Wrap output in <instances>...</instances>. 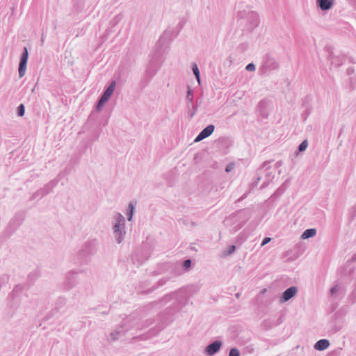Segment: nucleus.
Masks as SVG:
<instances>
[{
  "instance_id": "1",
  "label": "nucleus",
  "mask_w": 356,
  "mask_h": 356,
  "mask_svg": "<svg viewBox=\"0 0 356 356\" xmlns=\"http://www.w3.org/2000/svg\"><path fill=\"white\" fill-rule=\"evenodd\" d=\"M97 241L94 240L88 241L82 248L73 257L72 262L75 264L86 265L97 252Z\"/></svg>"
},
{
  "instance_id": "2",
  "label": "nucleus",
  "mask_w": 356,
  "mask_h": 356,
  "mask_svg": "<svg viewBox=\"0 0 356 356\" xmlns=\"http://www.w3.org/2000/svg\"><path fill=\"white\" fill-rule=\"evenodd\" d=\"M250 218V212L247 209H242L226 218L224 222L226 225H232V230L236 232L239 230Z\"/></svg>"
},
{
  "instance_id": "3",
  "label": "nucleus",
  "mask_w": 356,
  "mask_h": 356,
  "mask_svg": "<svg viewBox=\"0 0 356 356\" xmlns=\"http://www.w3.org/2000/svg\"><path fill=\"white\" fill-rule=\"evenodd\" d=\"M113 219V234L116 242L120 244L126 235L125 218L120 213L116 212Z\"/></svg>"
},
{
  "instance_id": "4",
  "label": "nucleus",
  "mask_w": 356,
  "mask_h": 356,
  "mask_svg": "<svg viewBox=\"0 0 356 356\" xmlns=\"http://www.w3.org/2000/svg\"><path fill=\"white\" fill-rule=\"evenodd\" d=\"M269 164V161H266L263 163L262 167L258 170V177L256 179V181L254 182V184L257 186L260 180L264 179V181L260 187L261 188L266 187L275 177L274 170L270 167Z\"/></svg>"
},
{
  "instance_id": "5",
  "label": "nucleus",
  "mask_w": 356,
  "mask_h": 356,
  "mask_svg": "<svg viewBox=\"0 0 356 356\" xmlns=\"http://www.w3.org/2000/svg\"><path fill=\"white\" fill-rule=\"evenodd\" d=\"M239 17L247 23V29L252 31L258 26L259 24V17L257 13L252 10L240 12Z\"/></svg>"
},
{
  "instance_id": "6",
  "label": "nucleus",
  "mask_w": 356,
  "mask_h": 356,
  "mask_svg": "<svg viewBox=\"0 0 356 356\" xmlns=\"http://www.w3.org/2000/svg\"><path fill=\"white\" fill-rule=\"evenodd\" d=\"M279 67L280 64L277 60L270 54H267L262 59L261 66L260 68L261 74L267 75L271 71L277 70Z\"/></svg>"
},
{
  "instance_id": "7",
  "label": "nucleus",
  "mask_w": 356,
  "mask_h": 356,
  "mask_svg": "<svg viewBox=\"0 0 356 356\" xmlns=\"http://www.w3.org/2000/svg\"><path fill=\"white\" fill-rule=\"evenodd\" d=\"M115 86H116L115 81H112L110 83L109 86L104 91V92L101 95V97L97 102V106H96V110L97 111H100L102 110V108H103V106H104V104L109 100L111 96L113 95V93L115 90Z\"/></svg>"
},
{
  "instance_id": "8",
  "label": "nucleus",
  "mask_w": 356,
  "mask_h": 356,
  "mask_svg": "<svg viewBox=\"0 0 356 356\" xmlns=\"http://www.w3.org/2000/svg\"><path fill=\"white\" fill-rule=\"evenodd\" d=\"M29 59V51L27 47H24L23 48V51L20 56L19 63V76L22 78L25 74L26 70V65Z\"/></svg>"
},
{
  "instance_id": "9",
  "label": "nucleus",
  "mask_w": 356,
  "mask_h": 356,
  "mask_svg": "<svg viewBox=\"0 0 356 356\" xmlns=\"http://www.w3.org/2000/svg\"><path fill=\"white\" fill-rule=\"evenodd\" d=\"M185 296L181 293V289L175 292L169 293L163 297L162 301L168 302L172 299H175L180 305H185L189 300H185Z\"/></svg>"
},
{
  "instance_id": "10",
  "label": "nucleus",
  "mask_w": 356,
  "mask_h": 356,
  "mask_svg": "<svg viewBox=\"0 0 356 356\" xmlns=\"http://www.w3.org/2000/svg\"><path fill=\"white\" fill-rule=\"evenodd\" d=\"M173 33L172 31L166 30L163 34L160 36L156 44V47L158 49H161L167 44L170 43V42L172 40Z\"/></svg>"
},
{
  "instance_id": "11",
  "label": "nucleus",
  "mask_w": 356,
  "mask_h": 356,
  "mask_svg": "<svg viewBox=\"0 0 356 356\" xmlns=\"http://www.w3.org/2000/svg\"><path fill=\"white\" fill-rule=\"evenodd\" d=\"M83 272H84L83 269H79V270L74 269V270H72L71 271H70L66 275V281H65L66 289H70L72 288L76 284V276L79 273H81Z\"/></svg>"
},
{
  "instance_id": "12",
  "label": "nucleus",
  "mask_w": 356,
  "mask_h": 356,
  "mask_svg": "<svg viewBox=\"0 0 356 356\" xmlns=\"http://www.w3.org/2000/svg\"><path fill=\"white\" fill-rule=\"evenodd\" d=\"M200 290L198 284H192L181 289V293L185 296V300H190L191 297L197 293Z\"/></svg>"
},
{
  "instance_id": "13",
  "label": "nucleus",
  "mask_w": 356,
  "mask_h": 356,
  "mask_svg": "<svg viewBox=\"0 0 356 356\" xmlns=\"http://www.w3.org/2000/svg\"><path fill=\"white\" fill-rule=\"evenodd\" d=\"M222 343L221 341L216 340L207 346L204 349V353L209 356H213L217 353L221 348Z\"/></svg>"
},
{
  "instance_id": "14",
  "label": "nucleus",
  "mask_w": 356,
  "mask_h": 356,
  "mask_svg": "<svg viewBox=\"0 0 356 356\" xmlns=\"http://www.w3.org/2000/svg\"><path fill=\"white\" fill-rule=\"evenodd\" d=\"M298 293V288L292 286L286 289L280 298V302L284 303L293 298Z\"/></svg>"
},
{
  "instance_id": "15",
  "label": "nucleus",
  "mask_w": 356,
  "mask_h": 356,
  "mask_svg": "<svg viewBox=\"0 0 356 356\" xmlns=\"http://www.w3.org/2000/svg\"><path fill=\"white\" fill-rule=\"evenodd\" d=\"M214 129H215V127L213 124H209V125L207 126L196 136L194 141L195 143L200 142V141L202 140L203 139L209 137V136H211L212 134Z\"/></svg>"
},
{
  "instance_id": "16",
  "label": "nucleus",
  "mask_w": 356,
  "mask_h": 356,
  "mask_svg": "<svg viewBox=\"0 0 356 356\" xmlns=\"http://www.w3.org/2000/svg\"><path fill=\"white\" fill-rule=\"evenodd\" d=\"M58 182V179H56L50 181L47 184H45L43 188H41L43 193H42V196H46L47 195L52 192L53 189L57 185Z\"/></svg>"
},
{
  "instance_id": "17",
  "label": "nucleus",
  "mask_w": 356,
  "mask_h": 356,
  "mask_svg": "<svg viewBox=\"0 0 356 356\" xmlns=\"http://www.w3.org/2000/svg\"><path fill=\"white\" fill-rule=\"evenodd\" d=\"M124 325H121L120 327L114 330L110 334V337L111 341H115L118 339V338L122 335L124 334L126 332L128 331V328L124 329L123 327Z\"/></svg>"
},
{
  "instance_id": "18",
  "label": "nucleus",
  "mask_w": 356,
  "mask_h": 356,
  "mask_svg": "<svg viewBox=\"0 0 356 356\" xmlns=\"http://www.w3.org/2000/svg\"><path fill=\"white\" fill-rule=\"evenodd\" d=\"M329 346H330V341L327 339H323L318 340L314 344V347L316 350L322 351V350H324L326 348H327Z\"/></svg>"
},
{
  "instance_id": "19",
  "label": "nucleus",
  "mask_w": 356,
  "mask_h": 356,
  "mask_svg": "<svg viewBox=\"0 0 356 356\" xmlns=\"http://www.w3.org/2000/svg\"><path fill=\"white\" fill-rule=\"evenodd\" d=\"M317 4L322 10H327L332 8L333 0H317Z\"/></svg>"
},
{
  "instance_id": "20",
  "label": "nucleus",
  "mask_w": 356,
  "mask_h": 356,
  "mask_svg": "<svg viewBox=\"0 0 356 356\" xmlns=\"http://www.w3.org/2000/svg\"><path fill=\"white\" fill-rule=\"evenodd\" d=\"M158 71V67L153 66L152 65H150L148 66L145 71L146 76L149 79H152L154 76L156 74Z\"/></svg>"
},
{
  "instance_id": "21",
  "label": "nucleus",
  "mask_w": 356,
  "mask_h": 356,
  "mask_svg": "<svg viewBox=\"0 0 356 356\" xmlns=\"http://www.w3.org/2000/svg\"><path fill=\"white\" fill-rule=\"evenodd\" d=\"M135 212V205L133 202H129L128 208L127 209L126 215L127 220L131 221Z\"/></svg>"
},
{
  "instance_id": "22",
  "label": "nucleus",
  "mask_w": 356,
  "mask_h": 356,
  "mask_svg": "<svg viewBox=\"0 0 356 356\" xmlns=\"http://www.w3.org/2000/svg\"><path fill=\"white\" fill-rule=\"evenodd\" d=\"M316 234V229L310 228L306 229L302 234L301 238L303 239H307L314 236Z\"/></svg>"
},
{
  "instance_id": "23",
  "label": "nucleus",
  "mask_w": 356,
  "mask_h": 356,
  "mask_svg": "<svg viewBox=\"0 0 356 356\" xmlns=\"http://www.w3.org/2000/svg\"><path fill=\"white\" fill-rule=\"evenodd\" d=\"M24 219L23 214L17 213L15 217L10 220V225H15L16 227L19 226Z\"/></svg>"
},
{
  "instance_id": "24",
  "label": "nucleus",
  "mask_w": 356,
  "mask_h": 356,
  "mask_svg": "<svg viewBox=\"0 0 356 356\" xmlns=\"http://www.w3.org/2000/svg\"><path fill=\"white\" fill-rule=\"evenodd\" d=\"M192 71L193 72V74L195 76V79H197V81L198 82L199 85H200L201 79H200V73L199 68L196 63L192 64Z\"/></svg>"
},
{
  "instance_id": "25",
  "label": "nucleus",
  "mask_w": 356,
  "mask_h": 356,
  "mask_svg": "<svg viewBox=\"0 0 356 356\" xmlns=\"http://www.w3.org/2000/svg\"><path fill=\"white\" fill-rule=\"evenodd\" d=\"M168 281V278H162L157 282L156 286H154L152 288L143 291V293L152 292L154 290L157 289L159 286H161L164 285Z\"/></svg>"
},
{
  "instance_id": "26",
  "label": "nucleus",
  "mask_w": 356,
  "mask_h": 356,
  "mask_svg": "<svg viewBox=\"0 0 356 356\" xmlns=\"http://www.w3.org/2000/svg\"><path fill=\"white\" fill-rule=\"evenodd\" d=\"M343 59H344L343 57H339V56L333 57L331 60V64L332 65L339 67L343 64Z\"/></svg>"
},
{
  "instance_id": "27",
  "label": "nucleus",
  "mask_w": 356,
  "mask_h": 356,
  "mask_svg": "<svg viewBox=\"0 0 356 356\" xmlns=\"http://www.w3.org/2000/svg\"><path fill=\"white\" fill-rule=\"evenodd\" d=\"M191 264H192V261L191 259H186L184 260L182 263H181V267L183 268V271L184 272H186V271H188L189 269L191 268Z\"/></svg>"
},
{
  "instance_id": "28",
  "label": "nucleus",
  "mask_w": 356,
  "mask_h": 356,
  "mask_svg": "<svg viewBox=\"0 0 356 356\" xmlns=\"http://www.w3.org/2000/svg\"><path fill=\"white\" fill-rule=\"evenodd\" d=\"M348 300L352 304L356 302V284H355L354 289L348 296Z\"/></svg>"
},
{
  "instance_id": "29",
  "label": "nucleus",
  "mask_w": 356,
  "mask_h": 356,
  "mask_svg": "<svg viewBox=\"0 0 356 356\" xmlns=\"http://www.w3.org/2000/svg\"><path fill=\"white\" fill-rule=\"evenodd\" d=\"M17 113L18 116L22 117L25 113V107L24 105L21 104L17 108Z\"/></svg>"
},
{
  "instance_id": "30",
  "label": "nucleus",
  "mask_w": 356,
  "mask_h": 356,
  "mask_svg": "<svg viewBox=\"0 0 356 356\" xmlns=\"http://www.w3.org/2000/svg\"><path fill=\"white\" fill-rule=\"evenodd\" d=\"M42 193H43L42 188L38 189V191H36L35 193H33V195H31V200H33L38 197H39V198L43 197L44 196H42Z\"/></svg>"
},
{
  "instance_id": "31",
  "label": "nucleus",
  "mask_w": 356,
  "mask_h": 356,
  "mask_svg": "<svg viewBox=\"0 0 356 356\" xmlns=\"http://www.w3.org/2000/svg\"><path fill=\"white\" fill-rule=\"evenodd\" d=\"M308 146V142L307 140H304L299 145H298V151L303 152L305 151Z\"/></svg>"
},
{
  "instance_id": "32",
  "label": "nucleus",
  "mask_w": 356,
  "mask_h": 356,
  "mask_svg": "<svg viewBox=\"0 0 356 356\" xmlns=\"http://www.w3.org/2000/svg\"><path fill=\"white\" fill-rule=\"evenodd\" d=\"M241 353L238 348H232L230 349L228 356H240Z\"/></svg>"
},
{
  "instance_id": "33",
  "label": "nucleus",
  "mask_w": 356,
  "mask_h": 356,
  "mask_svg": "<svg viewBox=\"0 0 356 356\" xmlns=\"http://www.w3.org/2000/svg\"><path fill=\"white\" fill-rule=\"evenodd\" d=\"M236 246L232 245H230L227 248V249L225 251V255H230L232 254V253H234L236 250Z\"/></svg>"
},
{
  "instance_id": "34",
  "label": "nucleus",
  "mask_w": 356,
  "mask_h": 356,
  "mask_svg": "<svg viewBox=\"0 0 356 356\" xmlns=\"http://www.w3.org/2000/svg\"><path fill=\"white\" fill-rule=\"evenodd\" d=\"M9 280V276L8 275H3L0 277V284L1 286L6 284Z\"/></svg>"
},
{
  "instance_id": "35",
  "label": "nucleus",
  "mask_w": 356,
  "mask_h": 356,
  "mask_svg": "<svg viewBox=\"0 0 356 356\" xmlns=\"http://www.w3.org/2000/svg\"><path fill=\"white\" fill-rule=\"evenodd\" d=\"M186 99L189 102V103L191 104H193V92L190 88H188V90L187 91Z\"/></svg>"
},
{
  "instance_id": "36",
  "label": "nucleus",
  "mask_w": 356,
  "mask_h": 356,
  "mask_svg": "<svg viewBox=\"0 0 356 356\" xmlns=\"http://www.w3.org/2000/svg\"><path fill=\"white\" fill-rule=\"evenodd\" d=\"M255 69V65L252 63L248 64L245 67V70L249 72L254 71Z\"/></svg>"
},
{
  "instance_id": "37",
  "label": "nucleus",
  "mask_w": 356,
  "mask_h": 356,
  "mask_svg": "<svg viewBox=\"0 0 356 356\" xmlns=\"http://www.w3.org/2000/svg\"><path fill=\"white\" fill-rule=\"evenodd\" d=\"M339 289V287L338 285H334L333 287H332L330 290V293L331 296H334Z\"/></svg>"
},
{
  "instance_id": "38",
  "label": "nucleus",
  "mask_w": 356,
  "mask_h": 356,
  "mask_svg": "<svg viewBox=\"0 0 356 356\" xmlns=\"http://www.w3.org/2000/svg\"><path fill=\"white\" fill-rule=\"evenodd\" d=\"M192 105V107H193V110L191 111V113H190V117L191 118H193L195 114L197 112V105H195V104H191Z\"/></svg>"
},
{
  "instance_id": "39",
  "label": "nucleus",
  "mask_w": 356,
  "mask_h": 356,
  "mask_svg": "<svg viewBox=\"0 0 356 356\" xmlns=\"http://www.w3.org/2000/svg\"><path fill=\"white\" fill-rule=\"evenodd\" d=\"M271 241V238L270 237H265L262 242H261V246H264L265 245H266L267 243H268L270 241Z\"/></svg>"
},
{
  "instance_id": "40",
  "label": "nucleus",
  "mask_w": 356,
  "mask_h": 356,
  "mask_svg": "<svg viewBox=\"0 0 356 356\" xmlns=\"http://www.w3.org/2000/svg\"><path fill=\"white\" fill-rule=\"evenodd\" d=\"M234 169V164L233 163H229L228 165H227L226 168H225V171L227 172H231L232 170Z\"/></svg>"
},
{
  "instance_id": "41",
  "label": "nucleus",
  "mask_w": 356,
  "mask_h": 356,
  "mask_svg": "<svg viewBox=\"0 0 356 356\" xmlns=\"http://www.w3.org/2000/svg\"><path fill=\"white\" fill-rule=\"evenodd\" d=\"M20 290H22V286H19V285H17V286H16L14 288V289H13V292H12V293H15L18 292V291H20Z\"/></svg>"
},
{
  "instance_id": "42",
  "label": "nucleus",
  "mask_w": 356,
  "mask_h": 356,
  "mask_svg": "<svg viewBox=\"0 0 356 356\" xmlns=\"http://www.w3.org/2000/svg\"><path fill=\"white\" fill-rule=\"evenodd\" d=\"M282 161H277V162L275 163V168H278L281 167V166H282Z\"/></svg>"
},
{
  "instance_id": "43",
  "label": "nucleus",
  "mask_w": 356,
  "mask_h": 356,
  "mask_svg": "<svg viewBox=\"0 0 356 356\" xmlns=\"http://www.w3.org/2000/svg\"><path fill=\"white\" fill-rule=\"evenodd\" d=\"M58 303L60 305H64L65 303V300L63 298H60L58 300Z\"/></svg>"
},
{
  "instance_id": "44",
  "label": "nucleus",
  "mask_w": 356,
  "mask_h": 356,
  "mask_svg": "<svg viewBox=\"0 0 356 356\" xmlns=\"http://www.w3.org/2000/svg\"><path fill=\"white\" fill-rule=\"evenodd\" d=\"M152 323V321H147V324L145 325V327H149Z\"/></svg>"
},
{
  "instance_id": "45",
  "label": "nucleus",
  "mask_w": 356,
  "mask_h": 356,
  "mask_svg": "<svg viewBox=\"0 0 356 356\" xmlns=\"http://www.w3.org/2000/svg\"><path fill=\"white\" fill-rule=\"evenodd\" d=\"M161 329L162 327H159L158 330H156V331L154 332V334L158 333L159 331H161Z\"/></svg>"
},
{
  "instance_id": "46",
  "label": "nucleus",
  "mask_w": 356,
  "mask_h": 356,
  "mask_svg": "<svg viewBox=\"0 0 356 356\" xmlns=\"http://www.w3.org/2000/svg\"><path fill=\"white\" fill-rule=\"evenodd\" d=\"M350 72H352V70H351V68H349V69L348 70V73H350Z\"/></svg>"
},
{
  "instance_id": "47",
  "label": "nucleus",
  "mask_w": 356,
  "mask_h": 356,
  "mask_svg": "<svg viewBox=\"0 0 356 356\" xmlns=\"http://www.w3.org/2000/svg\"><path fill=\"white\" fill-rule=\"evenodd\" d=\"M330 57H331V59H332L334 56H332V55H330Z\"/></svg>"
}]
</instances>
